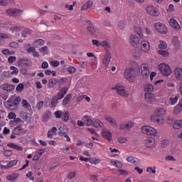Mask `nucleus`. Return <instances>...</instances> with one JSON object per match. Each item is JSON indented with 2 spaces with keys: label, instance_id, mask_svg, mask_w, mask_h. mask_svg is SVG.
Listing matches in <instances>:
<instances>
[{
  "label": "nucleus",
  "instance_id": "f257e3e1",
  "mask_svg": "<svg viewBox=\"0 0 182 182\" xmlns=\"http://www.w3.org/2000/svg\"><path fill=\"white\" fill-rule=\"evenodd\" d=\"M164 114H166V109L158 108L155 110V114L151 116V120L158 124H163L164 123V117H163Z\"/></svg>",
  "mask_w": 182,
  "mask_h": 182
},
{
  "label": "nucleus",
  "instance_id": "f03ea898",
  "mask_svg": "<svg viewBox=\"0 0 182 182\" xmlns=\"http://www.w3.org/2000/svg\"><path fill=\"white\" fill-rule=\"evenodd\" d=\"M21 97L11 96L4 104V106L9 110H16L19 103H21Z\"/></svg>",
  "mask_w": 182,
  "mask_h": 182
},
{
  "label": "nucleus",
  "instance_id": "7ed1b4c3",
  "mask_svg": "<svg viewBox=\"0 0 182 182\" xmlns=\"http://www.w3.org/2000/svg\"><path fill=\"white\" fill-rule=\"evenodd\" d=\"M68 92H69V88H68L66 87H63L61 90H60V91L58 92L57 95L53 97V98L51 100L52 107H56V106H58V103L59 100L63 99L65 97V95H66V93H68Z\"/></svg>",
  "mask_w": 182,
  "mask_h": 182
},
{
  "label": "nucleus",
  "instance_id": "20e7f679",
  "mask_svg": "<svg viewBox=\"0 0 182 182\" xmlns=\"http://www.w3.org/2000/svg\"><path fill=\"white\" fill-rule=\"evenodd\" d=\"M137 63L134 64V67H131L125 69L124 71V77L127 78L129 82H133V77H135L137 75Z\"/></svg>",
  "mask_w": 182,
  "mask_h": 182
},
{
  "label": "nucleus",
  "instance_id": "39448f33",
  "mask_svg": "<svg viewBox=\"0 0 182 182\" xmlns=\"http://www.w3.org/2000/svg\"><path fill=\"white\" fill-rule=\"evenodd\" d=\"M158 69L164 76L168 77L171 75V68L168 64L161 63L159 65Z\"/></svg>",
  "mask_w": 182,
  "mask_h": 182
},
{
  "label": "nucleus",
  "instance_id": "423d86ee",
  "mask_svg": "<svg viewBox=\"0 0 182 182\" xmlns=\"http://www.w3.org/2000/svg\"><path fill=\"white\" fill-rule=\"evenodd\" d=\"M112 90H116L117 93L123 97H127L129 96V94L126 92V87L121 84H117L112 87Z\"/></svg>",
  "mask_w": 182,
  "mask_h": 182
},
{
  "label": "nucleus",
  "instance_id": "0eeeda50",
  "mask_svg": "<svg viewBox=\"0 0 182 182\" xmlns=\"http://www.w3.org/2000/svg\"><path fill=\"white\" fill-rule=\"evenodd\" d=\"M55 119H62L63 122H69V112H62L58 110L54 112Z\"/></svg>",
  "mask_w": 182,
  "mask_h": 182
},
{
  "label": "nucleus",
  "instance_id": "6e6552de",
  "mask_svg": "<svg viewBox=\"0 0 182 182\" xmlns=\"http://www.w3.org/2000/svg\"><path fill=\"white\" fill-rule=\"evenodd\" d=\"M141 132L144 134H147L148 136H157V130L149 125L142 127Z\"/></svg>",
  "mask_w": 182,
  "mask_h": 182
},
{
  "label": "nucleus",
  "instance_id": "1a4fd4ad",
  "mask_svg": "<svg viewBox=\"0 0 182 182\" xmlns=\"http://www.w3.org/2000/svg\"><path fill=\"white\" fill-rule=\"evenodd\" d=\"M6 12L9 16H13L14 18L21 16V15L23 14V11L18 9H9L6 11Z\"/></svg>",
  "mask_w": 182,
  "mask_h": 182
},
{
  "label": "nucleus",
  "instance_id": "9d476101",
  "mask_svg": "<svg viewBox=\"0 0 182 182\" xmlns=\"http://www.w3.org/2000/svg\"><path fill=\"white\" fill-rule=\"evenodd\" d=\"M146 11L149 15L151 16H159L160 15V11L157 9V7L154 6L152 5H149L146 8Z\"/></svg>",
  "mask_w": 182,
  "mask_h": 182
},
{
  "label": "nucleus",
  "instance_id": "9b49d317",
  "mask_svg": "<svg viewBox=\"0 0 182 182\" xmlns=\"http://www.w3.org/2000/svg\"><path fill=\"white\" fill-rule=\"evenodd\" d=\"M154 28L159 33H163L164 35L167 33V26L161 22L155 23Z\"/></svg>",
  "mask_w": 182,
  "mask_h": 182
},
{
  "label": "nucleus",
  "instance_id": "f8f14e48",
  "mask_svg": "<svg viewBox=\"0 0 182 182\" xmlns=\"http://www.w3.org/2000/svg\"><path fill=\"white\" fill-rule=\"evenodd\" d=\"M59 136L61 137H65L68 141H70V137H69V129L65 127H60L59 128V132H58Z\"/></svg>",
  "mask_w": 182,
  "mask_h": 182
},
{
  "label": "nucleus",
  "instance_id": "ddd939ff",
  "mask_svg": "<svg viewBox=\"0 0 182 182\" xmlns=\"http://www.w3.org/2000/svg\"><path fill=\"white\" fill-rule=\"evenodd\" d=\"M140 68H141V73L142 77L144 79H147V77H149V75L150 74L149 65L142 64Z\"/></svg>",
  "mask_w": 182,
  "mask_h": 182
},
{
  "label": "nucleus",
  "instance_id": "4468645a",
  "mask_svg": "<svg viewBox=\"0 0 182 182\" xmlns=\"http://www.w3.org/2000/svg\"><path fill=\"white\" fill-rule=\"evenodd\" d=\"M26 48V46H28V48L27 49V53L31 54L32 53L33 58H40L41 55L38 52L36 51V48L33 46H31L30 43L25 45Z\"/></svg>",
  "mask_w": 182,
  "mask_h": 182
},
{
  "label": "nucleus",
  "instance_id": "2eb2a0df",
  "mask_svg": "<svg viewBox=\"0 0 182 182\" xmlns=\"http://www.w3.org/2000/svg\"><path fill=\"white\" fill-rule=\"evenodd\" d=\"M129 42L132 46L136 48V46L140 45V38H139V36H137L136 35L132 34L130 36Z\"/></svg>",
  "mask_w": 182,
  "mask_h": 182
},
{
  "label": "nucleus",
  "instance_id": "dca6fc26",
  "mask_svg": "<svg viewBox=\"0 0 182 182\" xmlns=\"http://www.w3.org/2000/svg\"><path fill=\"white\" fill-rule=\"evenodd\" d=\"M18 64L21 68H29V66H32V61L29 59L21 58L18 60Z\"/></svg>",
  "mask_w": 182,
  "mask_h": 182
},
{
  "label": "nucleus",
  "instance_id": "f3484780",
  "mask_svg": "<svg viewBox=\"0 0 182 182\" xmlns=\"http://www.w3.org/2000/svg\"><path fill=\"white\" fill-rule=\"evenodd\" d=\"M169 25H171V27L173 28L175 31H180V29H181V26H180V24H178V22L174 18H170Z\"/></svg>",
  "mask_w": 182,
  "mask_h": 182
},
{
  "label": "nucleus",
  "instance_id": "a211bd4d",
  "mask_svg": "<svg viewBox=\"0 0 182 182\" xmlns=\"http://www.w3.org/2000/svg\"><path fill=\"white\" fill-rule=\"evenodd\" d=\"M87 23L90 24V26H87V31H89L93 36H97L99 35V30L95 28L90 21H87Z\"/></svg>",
  "mask_w": 182,
  "mask_h": 182
},
{
  "label": "nucleus",
  "instance_id": "6ab92c4d",
  "mask_svg": "<svg viewBox=\"0 0 182 182\" xmlns=\"http://www.w3.org/2000/svg\"><path fill=\"white\" fill-rule=\"evenodd\" d=\"M141 49L143 52H149L150 50V43L144 40L141 42Z\"/></svg>",
  "mask_w": 182,
  "mask_h": 182
},
{
  "label": "nucleus",
  "instance_id": "aec40b11",
  "mask_svg": "<svg viewBox=\"0 0 182 182\" xmlns=\"http://www.w3.org/2000/svg\"><path fill=\"white\" fill-rule=\"evenodd\" d=\"M174 75L176 80L182 82V68H176L174 70Z\"/></svg>",
  "mask_w": 182,
  "mask_h": 182
},
{
  "label": "nucleus",
  "instance_id": "412c9836",
  "mask_svg": "<svg viewBox=\"0 0 182 182\" xmlns=\"http://www.w3.org/2000/svg\"><path fill=\"white\" fill-rule=\"evenodd\" d=\"M134 31L138 36H139L140 39H144V35H143V28L139 26H135L134 27Z\"/></svg>",
  "mask_w": 182,
  "mask_h": 182
},
{
  "label": "nucleus",
  "instance_id": "4be33fe9",
  "mask_svg": "<svg viewBox=\"0 0 182 182\" xmlns=\"http://www.w3.org/2000/svg\"><path fill=\"white\" fill-rule=\"evenodd\" d=\"M26 130L22 128V125H18L14 128V134L19 136L20 134H25Z\"/></svg>",
  "mask_w": 182,
  "mask_h": 182
},
{
  "label": "nucleus",
  "instance_id": "5701e85b",
  "mask_svg": "<svg viewBox=\"0 0 182 182\" xmlns=\"http://www.w3.org/2000/svg\"><path fill=\"white\" fill-rule=\"evenodd\" d=\"M132 127H133V122H132L121 124L119 126L121 130H130Z\"/></svg>",
  "mask_w": 182,
  "mask_h": 182
},
{
  "label": "nucleus",
  "instance_id": "b1692460",
  "mask_svg": "<svg viewBox=\"0 0 182 182\" xmlns=\"http://www.w3.org/2000/svg\"><path fill=\"white\" fill-rule=\"evenodd\" d=\"M145 144L146 147H154V146H156V141L154 139L153 137H149L146 139Z\"/></svg>",
  "mask_w": 182,
  "mask_h": 182
},
{
  "label": "nucleus",
  "instance_id": "393cba45",
  "mask_svg": "<svg viewBox=\"0 0 182 182\" xmlns=\"http://www.w3.org/2000/svg\"><path fill=\"white\" fill-rule=\"evenodd\" d=\"M110 59H112V53H110L109 51H107L105 55L102 63H104V65L107 66V65L110 63Z\"/></svg>",
  "mask_w": 182,
  "mask_h": 182
},
{
  "label": "nucleus",
  "instance_id": "a878e982",
  "mask_svg": "<svg viewBox=\"0 0 182 182\" xmlns=\"http://www.w3.org/2000/svg\"><path fill=\"white\" fill-rule=\"evenodd\" d=\"M82 120L85 122L86 126H92L95 119H92L90 116L85 115L82 117Z\"/></svg>",
  "mask_w": 182,
  "mask_h": 182
},
{
  "label": "nucleus",
  "instance_id": "bb28decb",
  "mask_svg": "<svg viewBox=\"0 0 182 182\" xmlns=\"http://www.w3.org/2000/svg\"><path fill=\"white\" fill-rule=\"evenodd\" d=\"M182 112V100L179 101L178 105L174 107L173 114H180Z\"/></svg>",
  "mask_w": 182,
  "mask_h": 182
},
{
  "label": "nucleus",
  "instance_id": "cd10ccee",
  "mask_svg": "<svg viewBox=\"0 0 182 182\" xmlns=\"http://www.w3.org/2000/svg\"><path fill=\"white\" fill-rule=\"evenodd\" d=\"M19 178V173H14L6 176V179L9 180V181H16Z\"/></svg>",
  "mask_w": 182,
  "mask_h": 182
},
{
  "label": "nucleus",
  "instance_id": "c85d7f7f",
  "mask_svg": "<svg viewBox=\"0 0 182 182\" xmlns=\"http://www.w3.org/2000/svg\"><path fill=\"white\" fill-rule=\"evenodd\" d=\"M127 161L128 163H132V164H134L135 166H137V164H140V161L139 160V159L133 156H128L127 158Z\"/></svg>",
  "mask_w": 182,
  "mask_h": 182
},
{
  "label": "nucleus",
  "instance_id": "c756f323",
  "mask_svg": "<svg viewBox=\"0 0 182 182\" xmlns=\"http://www.w3.org/2000/svg\"><path fill=\"white\" fill-rule=\"evenodd\" d=\"M58 132V128L56 127H53L51 129L48 130L47 133V136L48 139H52L55 134Z\"/></svg>",
  "mask_w": 182,
  "mask_h": 182
},
{
  "label": "nucleus",
  "instance_id": "7c9ffc66",
  "mask_svg": "<svg viewBox=\"0 0 182 182\" xmlns=\"http://www.w3.org/2000/svg\"><path fill=\"white\" fill-rule=\"evenodd\" d=\"M102 137H104L105 139H107V140H108V141H112V132H110L109 131H106L104 130L102 131Z\"/></svg>",
  "mask_w": 182,
  "mask_h": 182
},
{
  "label": "nucleus",
  "instance_id": "2f4dec72",
  "mask_svg": "<svg viewBox=\"0 0 182 182\" xmlns=\"http://www.w3.org/2000/svg\"><path fill=\"white\" fill-rule=\"evenodd\" d=\"M1 87L3 90H6V92H12V90H15V87L9 84H4Z\"/></svg>",
  "mask_w": 182,
  "mask_h": 182
},
{
  "label": "nucleus",
  "instance_id": "473e14b6",
  "mask_svg": "<svg viewBox=\"0 0 182 182\" xmlns=\"http://www.w3.org/2000/svg\"><path fill=\"white\" fill-rule=\"evenodd\" d=\"M105 120H107V122H109L111 126H113L114 127H117V122H116V119H114L113 117L107 116L105 117Z\"/></svg>",
  "mask_w": 182,
  "mask_h": 182
},
{
  "label": "nucleus",
  "instance_id": "72a5a7b5",
  "mask_svg": "<svg viewBox=\"0 0 182 182\" xmlns=\"http://www.w3.org/2000/svg\"><path fill=\"white\" fill-rule=\"evenodd\" d=\"M56 83H58V80L55 78H50L48 82V87L49 89H53L56 86Z\"/></svg>",
  "mask_w": 182,
  "mask_h": 182
},
{
  "label": "nucleus",
  "instance_id": "f704fd0d",
  "mask_svg": "<svg viewBox=\"0 0 182 182\" xmlns=\"http://www.w3.org/2000/svg\"><path fill=\"white\" fill-rule=\"evenodd\" d=\"M179 97L180 95L178 94H176L175 97H169L170 105H171V106H174V105L178 102Z\"/></svg>",
  "mask_w": 182,
  "mask_h": 182
},
{
  "label": "nucleus",
  "instance_id": "c9c22d12",
  "mask_svg": "<svg viewBox=\"0 0 182 182\" xmlns=\"http://www.w3.org/2000/svg\"><path fill=\"white\" fill-rule=\"evenodd\" d=\"M7 146L10 147L11 149H14V150H18V151H22V150H23L22 146H19L18 144L14 143H9Z\"/></svg>",
  "mask_w": 182,
  "mask_h": 182
},
{
  "label": "nucleus",
  "instance_id": "e433bc0d",
  "mask_svg": "<svg viewBox=\"0 0 182 182\" xmlns=\"http://www.w3.org/2000/svg\"><path fill=\"white\" fill-rule=\"evenodd\" d=\"M92 6H93V1H88L82 6L81 9L82 11H87V9L92 8Z\"/></svg>",
  "mask_w": 182,
  "mask_h": 182
},
{
  "label": "nucleus",
  "instance_id": "4c0bfd02",
  "mask_svg": "<svg viewBox=\"0 0 182 182\" xmlns=\"http://www.w3.org/2000/svg\"><path fill=\"white\" fill-rule=\"evenodd\" d=\"M145 100L149 103L151 100H154V95L153 92H145Z\"/></svg>",
  "mask_w": 182,
  "mask_h": 182
},
{
  "label": "nucleus",
  "instance_id": "58836bf2",
  "mask_svg": "<svg viewBox=\"0 0 182 182\" xmlns=\"http://www.w3.org/2000/svg\"><path fill=\"white\" fill-rule=\"evenodd\" d=\"M154 91V87L151 84H148L144 86V92L145 93H153Z\"/></svg>",
  "mask_w": 182,
  "mask_h": 182
},
{
  "label": "nucleus",
  "instance_id": "ea45409f",
  "mask_svg": "<svg viewBox=\"0 0 182 182\" xmlns=\"http://www.w3.org/2000/svg\"><path fill=\"white\" fill-rule=\"evenodd\" d=\"M70 100H72V95L68 94L65 96V97L63 101V106H66L67 105H69V102H70Z\"/></svg>",
  "mask_w": 182,
  "mask_h": 182
},
{
  "label": "nucleus",
  "instance_id": "a19ab883",
  "mask_svg": "<svg viewBox=\"0 0 182 182\" xmlns=\"http://www.w3.org/2000/svg\"><path fill=\"white\" fill-rule=\"evenodd\" d=\"M50 116H52V114L50 112L48 111L45 112L43 115V122H48L49 119H50Z\"/></svg>",
  "mask_w": 182,
  "mask_h": 182
},
{
  "label": "nucleus",
  "instance_id": "79ce46f5",
  "mask_svg": "<svg viewBox=\"0 0 182 182\" xmlns=\"http://www.w3.org/2000/svg\"><path fill=\"white\" fill-rule=\"evenodd\" d=\"M173 129H181L182 127V121L181 120H176L173 124Z\"/></svg>",
  "mask_w": 182,
  "mask_h": 182
},
{
  "label": "nucleus",
  "instance_id": "37998d69",
  "mask_svg": "<svg viewBox=\"0 0 182 182\" xmlns=\"http://www.w3.org/2000/svg\"><path fill=\"white\" fill-rule=\"evenodd\" d=\"M92 126L97 128L102 127V126H103V123H102L99 119H94Z\"/></svg>",
  "mask_w": 182,
  "mask_h": 182
},
{
  "label": "nucleus",
  "instance_id": "c03bdc74",
  "mask_svg": "<svg viewBox=\"0 0 182 182\" xmlns=\"http://www.w3.org/2000/svg\"><path fill=\"white\" fill-rule=\"evenodd\" d=\"M112 166H114L117 168H122V167H123V164H122V162L119 161H112Z\"/></svg>",
  "mask_w": 182,
  "mask_h": 182
},
{
  "label": "nucleus",
  "instance_id": "a18cd8bd",
  "mask_svg": "<svg viewBox=\"0 0 182 182\" xmlns=\"http://www.w3.org/2000/svg\"><path fill=\"white\" fill-rule=\"evenodd\" d=\"M10 70H12L11 75H18L19 73V69L15 66H11Z\"/></svg>",
  "mask_w": 182,
  "mask_h": 182
},
{
  "label": "nucleus",
  "instance_id": "49530a36",
  "mask_svg": "<svg viewBox=\"0 0 182 182\" xmlns=\"http://www.w3.org/2000/svg\"><path fill=\"white\" fill-rule=\"evenodd\" d=\"M22 29H23V26H20L11 27L10 28V31H11L12 32H21Z\"/></svg>",
  "mask_w": 182,
  "mask_h": 182
},
{
  "label": "nucleus",
  "instance_id": "de8ad7c7",
  "mask_svg": "<svg viewBox=\"0 0 182 182\" xmlns=\"http://www.w3.org/2000/svg\"><path fill=\"white\" fill-rule=\"evenodd\" d=\"M34 45L35 46H43V45H45V41H43V39L36 40L34 42Z\"/></svg>",
  "mask_w": 182,
  "mask_h": 182
},
{
  "label": "nucleus",
  "instance_id": "09e8293b",
  "mask_svg": "<svg viewBox=\"0 0 182 182\" xmlns=\"http://www.w3.org/2000/svg\"><path fill=\"white\" fill-rule=\"evenodd\" d=\"M14 0H0V5L1 6H8L10 2H12Z\"/></svg>",
  "mask_w": 182,
  "mask_h": 182
},
{
  "label": "nucleus",
  "instance_id": "8fccbe9b",
  "mask_svg": "<svg viewBox=\"0 0 182 182\" xmlns=\"http://www.w3.org/2000/svg\"><path fill=\"white\" fill-rule=\"evenodd\" d=\"M159 48V49H163V50L167 49V43H166V42L164 41H160Z\"/></svg>",
  "mask_w": 182,
  "mask_h": 182
},
{
  "label": "nucleus",
  "instance_id": "3c124183",
  "mask_svg": "<svg viewBox=\"0 0 182 182\" xmlns=\"http://www.w3.org/2000/svg\"><path fill=\"white\" fill-rule=\"evenodd\" d=\"M117 174L118 176H129V173L127 171L123 169H118Z\"/></svg>",
  "mask_w": 182,
  "mask_h": 182
},
{
  "label": "nucleus",
  "instance_id": "603ef678",
  "mask_svg": "<svg viewBox=\"0 0 182 182\" xmlns=\"http://www.w3.org/2000/svg\"><path fill=\"white\" fill-rule=\"evenodd\" d=\"M77 173L76 171H71L68 173L67 178H68L69 180H73V178H75V177H76L77 176Z\"/></svg>",
  "mask_w": 182,
  "mask_h": 182
},
{
  "label": "nucleus",
  "instance_id": "864d4df0",
  "mask_svg": "<svg viewBox=\"0 0 182 182\" xmlns=\"http://www.w3.org/2000/svg\"><path fill=\"white\" fill-rule=\"evenodd\" d=\"M7 164L9 166V168H12V167L18 164V160L11 161L9 162Z\"/></svg>",
  "mask_w": 182,
  "mask_h": 182
},
{
  "label": "nucleus",
  "instance_id": "5fc2aeb1",
  "mask_svg": "<svg viewBox=\"0 0 182 182\" xmlns=\"http://www.w3.org/2000/svg\"><path fill=\"white\" fill-rule=\"evenodd\" d=\"M31 33H32V31L29 28H26L23 33H22V36L23 38H26V35H31Z\"/></svg>",
  "mask_w": 182,
  "mask_h": 182
},
{
  "label": "nucleus",
  "instance_id": "6e6d98bb",
  "mask_svg": "<svg viewBox=\"0 0 182 182\" xmlns=\"http://www.w3.org/2000/svg\"><path fill=\"white\" fill-rule=\"evenodd\" d=\"M159 53L164 58H167V56H168V55H169L168 52H167L166 50H159Z\"/></svg>",
  "mask_w": 182,
  "mask_h": 182
},
{
  "label": "nucleus",
  "instance_id": "4d7b16f0",
  "mask_svg": "<svg viewBox=\"0 0 182 182\" xmlns=\"http://www.w3.org/2000/svg\"><path fill=\"white\" fill-rule=\"evenodd\" d=\"M10 48H13L14 49H18L19 48V43L16 42H11L9 43Z\"/></svg>",
  "mask_w": 182,
  "mask_h": 182
},
{
  "label": "nucleus",
  "instance_id": "13d9d810",
  "mask_svg": "<svg viewBox=\"0 0 182 182\" xmlns=\"http://www.w3.org/2000/svg\"><path fill=\"white\" fill-rule=\"evenodd\" d=\"M101 46H102V48H110V44H109L107 41H103L101 42Z\"/></svg>",
  "mask_w": 182,
  "mask_h": 182
},
{
  "label": "nucleus",
  "instance_id": "bf43d9fd",
  "mask_svg": "<svg viewBox=\"0 0 182 182\" xmlns=\"http://www.w3.org/2000/svg\"><path fill=\"white\" fill-rule=\"evenodd\" d=\"M20 143H22L23 144H28V139L25 136H21L19 139Z\"/></svg>",
  "mask_w": 182,
  "mask_h": 182
},
{
  "label": "nucleus",
  "instance_id": "052dcab7",
  "mask_svg": "<svg viewBox=\"0 0 182 182\" xmlns=\"http://www.w3.org/2000/svg\"><path fill=\"white\" fill-rule=\"evenodd\" d=\"M75 5H76V2H74L73 4H72V5L67 4H65V8L68 11H73V6H75Z\"/></svg>",
  "mask_w": 182,
  "mask_h": 182
},
{
  "label": "nucleus",
  "instance_id": "680f3d73",
  "mask_svg": "<svg viewBox=\"0 0 182 182\" xmlns=\"http://www.w3.org/2000/svg\"><path fill=\"white\" fill-rule=\"evenodd\" d=\"M22 105L23 107H24L25 109L31 107V105L29 104V102H28V101H26V100H23Z\"/></svg>",
  "mask_w": 182,
  "mask_h": 182
},
{
  "label": "nucleus",
  "instance_id": "e2e57ef3",
  "mask_svg": "<svg viewBox=\"0 0 182 182\" xmlns=\"http://www.w3.org/2000/svg\"><path fill=\"white\" fill-rule=\"evenodd\" d=\"M172 43H173V45H178V43H180L178 36H173L172 38Z\"/></svg>",
  "mask_w": 182,
  "mask_h": 182
},
{
  "label": "nucleus",
  "instance_id": "0e129e2a",
  "mask_svg": "<svg viewBox=\"0 0 182 182\" xmlns=\"http://www.w3.org/2000/svg\"><path fill=\"white\" fill-rule=\"evenodd\" d=\"M4 154L6 157H11V156H12V151L11 150H5L4 151Z\"/></svg>",
  "mask_w": 182,
  "mask_h": 182
},
{
  "label": "nucleus",
  "instance_id": "69168bd1",
  "mask_svg": "<svg viewBox=\"0 0 182 182\" xmlns=\"http://www.w3.org/2000/svg\"><path fill=\"white\" fill-rule=\"evenodd\" d=\"M9 63H14V62H16V56H10L8 58Z\"/></svg>",
  "mask_w": 182,
  "mask_h": 182
},
{
  "label": "nucleus",
  "instance_id": "338daca9",
  "mask_svg": "<svg viewBox=\"0 0 182 182\" xmlns=\"http://www.w3.org/2000/svg\"><path fill=\"white\" fill-rule=\"evenodd\" d=\"M8 118L9 119V120H11L12 119H16V114L14 113V112H10L8 114Z\"/></svg>",
  "mask_w": 182,
  "mask_h": 182
},
{
  "label": "nucleus",
  "instance_id": "774afa93",
  "mask_svg": "<svg viewBox=\"0 0 182 182\" xmlns=\"http://www.w3.org/2000/svg\"><path fill=\"white\" fill-rule=\"evenodd\" d=\"M24 89V85L22 83H20L17 87H16V90L17 92H22Z\"/></svg>",
  "mask_w": 182,
  "mask_h": 182
}]
</instances>
